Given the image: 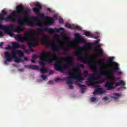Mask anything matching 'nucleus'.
<instances>
[{
  "instance_id": "nucleus-47",
  "label": "nucleus",
  "mask_w": 127,
  "mask_h": 127,
  "mask_svg": "<svg viewBox=\"0 0 127 127\" xmlns=\"http://www.w3.org/2000/svg\"><path fill=\"white\" fill-rule=\"evenodd\" d=\"M31 62H32V63H35V61H34V60L32 59L31 60Z\"/></svg>"
},
{
  "instance_id": "nucleus-35",
  "label": "nucleus",
  "mask_w": 127,
  "mask_h": 127,
  "mask_svg": "<svg viewBox=\"0 0 127 127\" xmlns=\"http://www.w3.org/2000/svg\"><path fill=\"white\" fill-rule=\"evenodd\" d=\"M98 82L96 81V82H94L93 84V86H94V87H96L97 88V87H98Z\"/></svg>"
},
{
  "instance_id": "nucleus-37",
  "label": "nucleus",
  "mask_w": 127,
  "mask_h": 127,
  "mask_svg": "<svg viewBox=\"0 0 127 127\" xmlns=\"http://www.w3.org/2000/svg\"><path fill=\"white\" fill-rule=\"evenodd\" d=\"M53 73H54V70L51 69L49 71V75H52Z\"/></svg>"
},
{
  "instance_id": "nucleus-42",
  "label": "nucleus",
  "mask_w": 127,
  "mask_h": 127,
  "mask_svg": "<svg viewBox=\"0 0 127 127\" xmlns=\"http://www.w3.org/2000/svg\"><path fill=\"white\" fill-rule=\"evenodd\" d=\"M66 41H67V42L68 43H69V42H71V40H70V38H67L66 39Z\"/></svg>"
},
{
  "instance_id": "nucleus-7",
  "label": "nucleus",
  "mask_w": 127,
  "mask_h": 127,
  "mask_svg": "<svg viewBox=\"0 0 127 127\" xmlns=\"http://www.w3.org/2000/svg\"><path fill=\"white\" fill-rule=\"evenodd\" d=\"M12 57V61H14L16 63H19V62H23V60L22 57H24V55L23 52L20 50L17 49H14L12 50L11 54Z\"/></svg>"
},
{
  "instance_id": "nucleus-52",
  "label": "nucleus",
  "mask_w": 127,
  "mask_h": 127,
  "mask_svg": "<svg viewBox=\"0 0 127 127\" xmlns=\"http://www.w3.org/2000/svg\"><path fill=\"white\" fill-rule=\"evenodd\" d=\"M0 23H1V21H0Z\"/></svg>"
},
{
  "instance_id": "nucleus-44",
  "label": "nucleus",
  "mask_w": 127,
  "mask_h": 127,
  "mask_svg": "<svg viewBox=\"0 0 127 127\" xmlns=\"http://www.w3.org/2000/svg\"><path fill=\"white\" fill-rule=\"evenodd\" d=\"M3 45V42H1L0 43V48H1L2 46Z\"/></svg>"
},
{
  "instance_id": "nucleus-40",
  "label": "nucleus",
  "mask_w": 127,
  "mask_h": 127,
  "mask_svg": "<svg viewBox=\"0 0 127 127\" xmlns=\"http://www.w3.org/2000/svg\"><path fill=\"white\" fill-rule=\"evenodd\" d=\"M2 36H3V33H2V31H0V37H2Z\"/></svg>"
},
{
  "instance_id": "nucleus-5",
  "label": "nucleus",
  "mask_w": 127,
  "mask_h": 127,
  "mask_svg": "<svg viewBox=\"0 0 127 127\" xmlns=\"http://www.w3.org/2000/svg\"><path fill=\"white\" fill-rule=\"evenodd\" d=\"M70 71L72 72V73H69V76L66 77L65 80L67 81L66 84L68 85H72L74 82L72 80H70V79H75L76 78L78 81H82L84 80L83 77L80 75V71L79 68H73L70 69Z\"/></svg>"
},
{
  "instance_id": "nucleus-46",
  "label": "nucleus",
  "mask_w": 127,
  "mask_h": 127,
  "mask_svg": "<svg viewBox=\"0 0 127 127\" xmlns=\"http://www.w3.org/2000/svg\"><path fill=\"white\" fill-rule=\"evenodd\" d=\"M104 101H108L109 100V98L108 97H105L104 98Z\"/></svg>"
},
{
  "instance_id": "nucleus-43",
  "label": "nucleus",
  "mask_w": 127,
  "mask_h": 127,
  "mask_svg": "<svg viewBox=\"0 0 127 127\" xmlns=\"http://www.w3.org/2000/svg\"><path fill=\"white\" fill-rule=\"evenodd\" d=\"M98 43H99V41H98V40L95 41L94 42V44L95 45H96V44H98Z\"/></svg>"
},
{
  "instance_id": "nucleus-3",
  "label": "nucleus",
  "mask_w": 127,
  "mask_h": 127,
  "mask_svg": "<svg viewBox=\"0 0 127 127\" xmlns=\"http://www.w3.org/2000/svg\"><path fill=\"white\" fill-rule=\"evenodd\" d=\"M33 35H35V31L30 29L28 31V33L24 35L23 37L20 36H17L15 38L20 42L26 41L30 48H31V47H35L36 46V43L32 42L33 41Z\"/></svg>"
},
{
  "instance_id": "nucleus-27",
  "label": "nucleus",
  "mask_w": 127,
  "mask_h": 127,
  "mask_svg": "<svg viewBox=\"0 0 127 127\" xmlns=\"http://www.w3.org/2000/svg\"><path fill=\"white\" fill-rule=\"evenodd\" d=\"M59 21L60 23H61L62 24H63L64 23V21L63 20V19L62 18H60L59 19Z\"/></svg>"
},
{
  "instance_id": "nucleus-28",
  "label": "nucleus",
  "mask_w": 127,
  "mask_h": 127,
  "mask_svg": "<svg viewBox=\"0 0 127 127\" xmlns=\"http://www.w3.org/2000/svg\"><path fill=\"white\" fill-rule=\"evenodd\" d=\"M5 49L6 50H10V49H12V47L11 46H8L7 47L5 48Z\"/></svg>"
},
{
  "instance_id": "nucleus-53",
  "label": "nucleus",
  "mask_w": 127,
  "mask_h": 127,
  "mask_svg": "<svg viewBox=\"0 0 127 127\" xmlns=\"http://www.w3.org/2000/svg\"><path fill=\"white\" fill-rule=\"evenodd\" d=\"M102 62H104V60H102Z\"/></svg>"
},
{
  "instance_id": "nucleus-6",
  "label": "nucleus",
  "mask_w": 127,
  "mask_h": 127,
  "mask_svg": "<svg viewBox=\"0 0 127 127\" xmlns=\"http://www.w3.org/2000/svg\"><path fill=\"white\" fill-rule=\"evenodd\" d=\"M44 56H46V57H52V54L51 53L46 51L42 52L40 56V65H45L46 61H49V62H51V61H54V60H58L59 59L57 57V55L55 53L53 54V57H54V59H47L45 60Z\"/></svg>"
},
{
  "instance_id": "nucleus-21",
  "label": "nucleus",
  "mask_w": 127,
  "mask_h": 127,
  "mask_svg": "<svg viewBox=\"0 0 127 127\" xmlns=\"http://www.w3.org/2000/svg\"><path fill=\"white\" fill-rule=\"evenodd\" d=\"M78 86L80 88H81V93L82 94H83V93H85V92H86V86H85V85L81 84L79 83L78 84Z\"/></svg>"
},
{
  "instance_id": "nucleus-29",
  "label": "nucleus",
  "mask_w": 127,
  "mask_h": 127,
  "mask_svg": "<svg viewBox=\"0 0 127 127\" xmlns=\"http://www.w3.org/2000/svg\"><path fill=\"white\" fill-rule=\"evenodd\" d=\"M24 51L26 53V54L29 55L30 53V51L29 50H27L26 49L24 50Z\"/></svg>"
},
{
  "instance_id": "nucleus-48",
  "label": "nucleus",
  "mask_w": 127,
  "mask_h": 127,
  "mask_svg": "<svg viewBox=\"0 0 127 127\" xmlns=\"http://www.w3.org/2000/svg\"><path fill=\"white\" fill-rule=\"evenodd\" d=\"M54 18H55L56 19H57V17L56 15L54 16Z\"/></svg>"
},
{
  "instance_id": "nucleus-38",
  "label": "nucleus",
  "mask_w": 127,
  "mask_h": 127,
  "mask_svg": "<svg viewBox=\"0 0 127 127\" xmlns=\"http://www.w3.org/2000/svg\"><path fill=\"white\" fill-rule=\"evenodd\" d=\"M96 97H92L91 98V102H95V101H96Z\"/></svg>"
},
{
  "instance_id": "nucleus-34",
  "label": "nucleus",
  "mask_w": 127,
  "mask_h": 127,
  "mask_svg": "<svg viewBox=\"0 0 127 127\" xmlns=\"http://www.w3.org/2000/svg\"><path fill=\"white\" fill-rule=\"evenodd\" d=\"M63 79H61V78H57L55 79V81L56 82H58V81H63Z\"/></svg>"
},
{
  "instance_id": "nucleus-4",
  "label": "nucleus",
  "mask_w": 127,
  "mask_h": 127,
  "mask_svg": "<svg viewBox=\"0 0 127 127\" xmlns=\"http://www.w3.org/2000/svg\"><path fill=\"white\" fill-rule=\"evenodd\" d=\"M63 59L66 62V64H64L62 63V61H58L57 63L55 64V69L57 71H64V69H66L67 67L71 66L74 62V58L71 56H67L65 58H63Z\"/></svg>"
},
{
  "instance_id": "nucleus-20",
  "label": "nucleus",
  "mask_w": 127,
  "mask_h": 127,
  "mask_svg": "<svg viewBox=\"0 0 127 127\" xmlns=\"http://www.w3.org/2000/svg\"><path fill=\"white\" fill-rule=\"evenodd\" d=\"M12 48H15L18 49V48H20V44L13 42L12 43Z\"/></svg>"
},
{
  "instance_id": "nucleus-39",
  "label": "nucleus",
  "mask_w": 127,
  "mask_h": 127,
  "mask_svg": "<svg viewBox=\"0 0 127 127\" xmlns=\"http://www.w3.org/2000/svg\"><path fill=\"white\" fill-rule=\"evenodd\" d=\"M69 87L71 89H74V88H75L74 86H73L72 84H69Z\"/></svg>"
},
{
  "instance_id": "nucleus-19",
  "label": "nucleus",
  "mask_w": 127,
  "mask_h": 127,
  "mask_svg": "<svg viewBox=\"0 0 127 127\" xmlns=\"http://www.w3.org/2000/svg\"><path fill=\"white\" fill-rule=\"evenodd\" d=\"M28 68L32 69V70H39L38 65L29 64L28 65Z\"/></svg>"
},
{
  "instance_id": "nucleus-25",
  "label": "nucleus",
  "mask_w": 127,
  "mask_h": 127,
  "mask_svg": "<svg viewBox=\"0 0 127 127\" xmlns=\"http://www.w3.org/2000/svg\"><path fill=\"white\" fill-rule=\"evenodd\" d=\"M106 80H107V78H103L101 80H98L97 81V84H102V83H104V82H105V81H106Z\"/></svg>"
},
{
  "instance_id": "nucleus-49",
  "label": "nucleus",
  "mask_w": 127,
  "mask_h": 127,
  "mask_svg": "<svg viewBox=\"0 0 127 127\" xmlns=\"http://www.w3.org/2000/svg\"><path fill=\"white\" fill-rule=\"evenodd\" d=\"M31 52H34V50H33V49H31Z\"/></svg>"
},
{
  "instance_id": "nucleus-22",
  "label": "nucleus",
  "mask_w": 127,
  "mask_h": 127,
  "mask_svg": "<svg viewBox=\"0 0 127 127\" xmlns=\"http://www.w3.org/2000/svg\"><path fill=\"white\" fill-rule=\"evenodd\" d=\"M114 97H113V99H114V100H118V99H120V98H121V96H122V94L121 93H114Z\"/></svg>"
},
{
  "instance_id": "nucleus-50",
  "label": "nucleus",
  "mask_w": 127,
  "mask_h": 127,
  "mask_svg": "<svg viewBox=\"0 0 127 127\" xmlns=\"http://www.w3.org/2000/svg\"><path fill=\"white\" fill-rule=\"evenodd\" d=\"M48 10L49 11H50V9H48Z\"/></svg>"
},
{
  "instance_id": "nucleus-45",
  "label": "nucleus",
  "mask_w": 127,
  "mask_h": 127,
  "mask_svg": "<svg viewBox=\"0 0 127 127\" xmlns=\"http://www.w3.org/2000/svg\"><path fill=\"white\" fill-rule=\"evenodd\" d=\"M25 60V61H28V58L26 57H25L24 58V60Z\"/></svg>"
},
{
  "instance_id": "nucleus-10",
  "label": "nucleus",
  "mask_w": 127,
  "mask_h": 127,
  "mask_svg": "<svg viewBox=\"0 0 127 127\" xmlns=\"http://www.w3.org/2000/svg\"><path fill=\"white\" fill-rule=\"evenodd\" d=\"M1 13L0 14V21H1V23L3 22V20H5L6 21H10L11 22H15L16 21V19L15 17L8 16L5 17V15L7 14V12L5 9H3L1 11Z\"/></svg>"
},
{
  "instance_id": "nucleus-36",
  "label": "nucleus",
  "mask_w": 127,
  "mask_h": 127,
  "mask_svg": "<svg viewBox=\"0 0 127 127\" xmlns=\"http://www.w3.org/2000/svg\"><path fill=\"white\" fill-rule=\"evenodd\" d=\"M20 48H21L22 49H23V50H24L25 49V46L21 45V46H20Z\"/></svg>"
},
{
  "instance_id": "nucleus-26",
  "label": "nucleus",
  "mask_w": 127,
  "mask_h": 127,
  "mask_svg": "<svg viewBox=\"0 0 127 127\" xmlns=\"http://www.w3.org/2000/svg\"><path fill=\"white\" fill-rule=\"evenodd\" d=\"M77 68H84V64H76Z\"/></svg>"
},
{
  "instance_id": "nucleus-24",
  "label": "nucleus",
  "mask_w": 127,
  "mask_h": 127,
  "mask_svg": "<svg viewBox=\"0 0 127 127\" xmlns=\"http://www.w3.org/2000/svg\"><path fill=\"white\" fill-rule=\"evenodd\" d=\"M85 35L87 37L92 36V34H91V33H90V32H88V31H85Z\"/></svg>"
},
{
  "instance_id": "nucleus-9",
  "label": "nucleus",
  "mask_w": 127,
  "mask_h": 127,
  "mask_svg": "<svg viewBox=\"0 0 127 127\" xmlns=\"http://www.w3.org/2000/svg\"><path fill=\"white\" fill-rule=\"evenodd\" d=\"M115 85H116V87H119V86H121V85H122V86H126V83L124 80H121L120 82H115L108 80L105 84V87L106 88L107 90L110 91L115 89Z\"/></svg>"
},
{
  "instance_id": "nucleus-33",
  "label": "nucleus",
  "mask_w": 127,
  "mask_h": 127,
  "mask_svg": "<svg viewBox=\"0 0 127 127\" xmlns=\"http://www.w3.org/2000/svg\"><path fill=\"white\" fill-rule=\"evenodd\" d=\"M41 77L42 79H43V80H46V78H47V77L45 75H42Z\"/></svg>"
},
{
  "instance_id": "nucleus-11",
  "label": "nucleus",
  "mask_w": 127,
  "mask_h": 127,
  "mask_svg": "<svg viewBox=\"0 0 127 127\" xmlns=\"http://www.w3.org/2000/svg\"><path fill=\"white\" fill-rule=\"evenodd\" d=\"M60 48H61L62 50L63 51V55H69V52H68L67 48L63 46V45H60L59 46H58L57 44H54L51 46V49L53 51H60Z\"/></svg>"
},
{
  "instance_id": "nucleus-17",
  "label": "nucleus",
  "mask_w": 127,
  "mask_h": 127,
  "mask_svg": "<svg viewBox=\"0 0 127 127\" xmlns=\"http://www.w3.org/2000/svg\"><path fill=\"white\" fill-rule=\"evenodd\" d=\"M105 93V91L100 86H98L95 89V91L93 92L94 95H98V94H103Z\"/></svg>"
},
{
  "instance_id": "nucleus-16",
  "label": "nucleus",
  "mask_w": 127,
  "mask_h": 127,
  "mask_svg": "<svg viewBox=\"0 0 127 127\" xmlns=\"http://www.w3.org/2000/svg\"><path fill=\"white\" fill-rule=\"evenodd\" d=\"M65 26L69 29H77L78 30H81V29H82V28H81L78 25H75L74 24L71 25V24L68 23H65Z\"/></svg>"
},
{
  "instance_id": "nucleus-13",
  "label": "nucleus",
  "mask_w": 127,
  "mask_h": 127,
  "mask_svg": "<svg viewBox=\"0 0 127 127\" xmlns=\"http://www.w3.org/2000/svg\"><path fill=\"white\" fill-rule=\"evenodd\" d=\"M75 38L76 39H79L80 43H85L84 45V47L86 49H89L92 47V44L90 43H86V40L84 39L81 38V35L79 33H77L75 35Z\"/></svg>"
},
{
  "instance_id": "nucleus-8",
  "label": "nucleus",
  "mask_w": 127,
  "mask_h": 127,
  "mask_svg": "<svg viewBox=\"0 0 127 127\" xmlns=\"http://www.w3.org/2000/svg\"><path fill=\"white\" fill-rule=\"evenodd\" d=\"M114 67L113 69L106 71L108 74H106V77L107 79L112 80L114 79L113 75H115V73H117L118 75L122 74V71L120 70V65L116 62L113 63Z\"/></svg>"
},
{
  "instance_id": "nucleus-18",
  "label": "nucleus",
  "mask_w": 127,
  "mask_h": 127,
  "mask_svg": "<svg viewBox=\"0 0 127 127\" xmlns=\"http://www.w3.org/2000/svg\"><path fill=\"white\" fill-rule=\"evenodd\" d=\"M98 56H103L104 55V51L102 49H98L95 50Z\"/></svg>"
},
{
  "instance_id": "nucleus-41",
  "label": "nucleus",
  "mask_w": 127,
  "mask_h": 127,
  "mask_svg": "<svg viewBox=\"0 0 127 127\" xmlns=\"http://www.w3.org/2000/svg\"><path fill=\"white\" fill-rule=\"evenodd\" d=\"M101 45H96V49H99V48H100V47H101Z\"/></svg>"
},
{
  "instance_id": "nucleus-32",
  "label": "nucleus",
  "mask_w": 127,
  "mask_h": 127,
  "mask_svg": "<svg viewBox=\"0 0 127 127\" xmlns=\"http://www.w3.org/2000/svg\"><path fill=\"white\" fill-rule=\"evenodd\" d=\"M113 58H110V59L108 61V63H109V64H111V63L113 62Z\"/></svg>"
},
{
  "instance_id": "nucleus-30",
  "label": "nucleus",
  "mask_w": 127,
  "mask_h": 127,
  "mask_svg": "<svg viewBox=\"0 0 127 127\" xmlns=\"http://www.w3.org/2000/svg\"><path fill=\"white\" fill-rule=\"evenodd\" d=\"M88 71L87 70H84L83 72V74L85 76V77H87L88 76Z\"/></svg>"
},
{
  "instance_id": "nucleus-51",
  "label": "nucleus",
  "mask_w": 127,
  "mask_h": 127,
  "mask_svg": "<svg viewBox=\"0 0 127 127\" xmlns=\"http://www.w3.org/2000/svg\"><path fill=\"white\" fill-rule=\"evenodd\" d=\"M52 81H50L49 82V83H51Z\"/></svg>"
},
{
  "instance_id": "nucleus-23",
  "label": "nucleus",
  "mask_w": 127,
  "mask_h": 127,
  "mask_svg": "<svg viewBox=\"0 0 127 127\" xmlns=\"http://www.w3.org/2000/svg\"><path fill=\"white\" fill-rule=\"evenodd\" d=\"M40 71L41 73H42V74H46V73L47 72V69H46V68L42 66L40 69Z\"/></svg>"
},
{
  "instance_id": "nucleus-15",
  "label": "nucleus",
  "mask_w": 127,
  "mask_h": 127,
  "mask_svg": "<svg viewBox=\"0 0 127 127\" xmlns=\"http://www.w3.org/2000/svg\"><path fill=\"white\" fill-rule=\"evenodd\" d=\"M47 39H48V36L46 35H43L41 38L42 44V45H45V46H47V47H49V46L51 45V43L47 41Z\"/></svg>"
},
{
  "instance_id": "nucleus-14",
  "label": "nucleus",
  "mask_w": 127,
  "mask_h": 127,
  "mask_svg": "<svg viewBox=\"0 0 127 127\" xmlns=\"http://www.w3.org/2000/svg\"><path fill=\"white\" fill-rule=\"evenodd\" d=\"M4 57L5 61L4 62L5 65H8V62H12V57L8 52H4Z\"/></svg>"
},
{
  "instance_id": "nucleus-31",
  "label": "nucleus",
  "mask_w": 127,
  "mask_h": 127,
  "mask_svg": "<svg viewBox=\"0 0 127 127\" xmlns=\"http://www.w3.org/2000/svg\"><path fill=\"white\" fill-rule=\"evenodd\" d=\"M37 58V55H34L32 57V59L34 60H36Z\"/></svg>"
},
{
  "instance_id": "nucleus-12",
  "label": "nucleus",
  "mask_w": 127,
  "mask_h": 127,
  "mask_svg": "<svg viewBox=\"0 0 127 127\" xmlns=\"http://www.w3.org/2000/svg\"><path fill=\"white\" fill-rule=\"evenodd\" d=\"M0 29L4 30L5 32L9 34L10 36H13V33L11 32V29L12 31H13L12 29H14V28H13V25L4 26L3 25H0Z\"/></svg>"
},
{
  "instance_id": "nucleus-1",
  "label": "nucleus",
  "mask_w": 127,
  "mask_h": 127,
  "mask_svg": "<svg viewBox=\"0 0 127 127\" xmlns=\"http://www.w3.org/2000/svg\"><path fill=\"white\" fill-rule=\"evenodd\" d=\"M35 5L36 7H34L33 10L37 15L40 16V18L36 16H31L28 15L30 12V10L29 9H26L24 11V7L22 5L17 6L16 7V10L12 11L11 15L14 17H16L19 14L23 13L26 19H32L34 20H27L18 17L17 21L19 25L18 26L16 29H12L13 32H16V33L18 34L21 33V31L23 30L21 27L23 26L24 24H26L28 26H30V27L39 26L40 28L37 30L38 36L42 34L43 31H47L48 33H55V32H59V31H61L62 30L64 31V28L63 27H61L59 29H57V28L53 29L43 27V26L47 27L50 26V25H52L54 23L55 19L52 17L45 15V14L43 13H40V10L42 8V6L40 3H36Z\"/></svg>"
},
{
  "instance_id": "nucleus-2",
  "label": "nucleus",
  "mask_w": 127,
  "mask_h": 127,
  "mask_svg": "<svg viewBox=\"0 0 127 127\" xmlns=\"http://www.w3.org/2000/svg\"><path fill=\"white\" fill-rule=\"evenodd\" d=\"M74 53L76 55L78 61H81L83 63H87V61L91 62L88 63V66L90 67L91 70H92L93 73H96V72L98 71L97 65H99V70L100 72H97L96 73V76H93L92 77L89 78L88 81H86V84L87 85H91L92 82H94L95 80H97V79L103 77V75H104V73H105V70H103L104 65H103L101 62H94L92 58L84 57V56H83V51L82 50H76L74 52Z\"/></svg>"
}]
</instances>
